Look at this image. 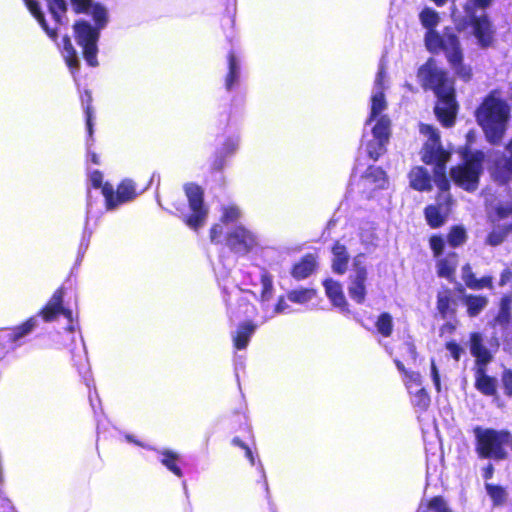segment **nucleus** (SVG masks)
Masks as SVG:
<instances>
[{"label":"nucleus","mask_w":512,"mask_h":512,"mask_svg":"<svg viewBox=\"0 0 512 512\" xmlns=\"http://www.w3.org/2000/svg\"><path fill=\"white\" fill-rule=\"evenodd\" d=\"M418 78L425 87L432 89L438 98L435 107L438 120L446 127L452 126L457 111L453 81L432 59L419 68Z\"/></svg>","instance_id":"obj_2"},{"label":"nucleus","mask_w":512,"mask_h":512,"mask_svg":"<svg viewBox=\"0 0 512 512\" xmlns=\"http://www.w3.org/2000/svg\"><path fill=\"white\" fill-rule=\"evenodd\" d=\"M324 287L326 295L332 304L339 308L341 312L349 313L350 311L342 290V285L333 279H327L324 281Z\"/></svg>","instance_id":"obj_18"},{"label":"nucleus","mask_w":512,"mask_h":512,"mask_svg":"<svg viewBox=\"0 0 512 512\" xmlns=\"http://www.w3.org/2000/svg\"><path fill=\"white\" fill-rule=\"evenodd\" d=\"M377 331L384 337H389L393 331V319L389 313H382L376 321Z\"/></svg>","instance_id":"obj_35"},{"label":"nucleus","mask_w":512,"mask_h":512,"mask_svg":"<svg viewBox=\"0 0 512 512\" xmlns=\"http://www.w3.org/2000/svg\"><path fill=\"white\" fill-rule=\"evenodd\" d=\"M235 226H229L220 220V223L213 225L210 229V240L212 243H223L226 242L228 232Z\"/></svg>","instance_id":"obj_32"},{"label":"nucleus","mask_w":512,"mask_h":512,"mask_svg":"<svg viewBox=\"0 0 512 512\" xmlns=\"http://www.w3.org/2000/svg\"><path fill=\"white\" fill-rule=\"evenodd\" d=\"M332 269L337 274H344L347 270L349 255L344 245L335 243L332 248Z\"/></svg>","instance_id":"obj_21"},{"label":"nucleus","mask_w":512,"mask_h":512,"mask_svg":"<svg viewBox=\"0 0 512 512\" xmlns=\"http://www.w3.org/2000/svg\"><path fill=\"white\" fill-rule=\"evenodd\" d=\"M387 77L384 71L383 66L381 65L379 71L377 73L376 79L374 81V86L371 94V105H370V114L368 119L366 120L365 125L369 126L371 124L377 123V120L382 117H388L383 112L387 108V102L384 96V90L386 89Z\"/></svg>","instance_id":"obj_12"},{"label":"nucleus","mask_w":512,"mask_h":512,"mask_svg":"<svg viewBox=\"0 0 512 512\" xmlns=\"http://www.w3.org/2000/svg\"><path fill=\"white\" fill-rule=\"evenodd\" d=\"M37 325H38L37 316H33V317L29 318L22 325L14 328L12 330V335H11L12 340L17 341V340L21 339L22 337L28 335L35 329V327Z\"/></svg>","instance_id":"obj_33"},{"label":"nucleus","mask_w":512,"mask_h":512,"mask_svg":"<svg viewBox=\"0 0 512 512\" xmlns=\"http://www.w3.org/2000/svg\"><path fill=\"white\" fill-rule=\"evenodd\" d=\"M509 318H510L509 299L507 297H505L501 301V309L496 318V321L499 324L504 325V324L508 323Z\"/></svg>","instance_id":"obj_43"},{"label":"nucleus","mask_w":512,"mask_h":512,"mask_svg":"<svg viewBox=\"0 0 512 512\" xmlns=\"http://www.w3.org/2000/svg\"><path fill=\"white\" fill-rule=\"evenodd\" d=\"M410 395L417 393L420 390H425L423 386H417V388L407 389Z\"/></svg>","instance_id":"obj_61"},{"label":"nucleus","mask_w":512,"mask_h":512,"mask_svg":"<svg viewBox=\"0 0 512 512\" xmlns=\"http://www.w3.org/2000/svg\"><path fill=\"white\" fill-rule=\"evenodd\" d=\"M395 364H396V366H397V369H398L401 373H403V375H404V377H405V376H406V372H409V371L405 369L404 364H403L401 361L397 360V359L395 360Z\"/></svg>","instance_id":"obj_60"},{"label":"nucleus","mask_w":512,"mask_h":512,"mask_svg":"<svg viewBox=\"0 0 512 512\" xmlns=\"http://www.w3.org/2000/svg\"><path fill=\"white\" fill-rule=\"evenodd\" d=\"M238 146H239V141L237 139H230L225 144V149H226L227 153H233L234 151L237 150Z\"/></svg>","instance_id":"obj_57"},{"label":"nucleus","mask_w":512,"mask_h":512,"mask_svg":"<svg viewBox=\"0 0 512 512\" xmlns=\"http://www.w3.org/2000/svg\"><path fill=\"white\" fill-rule=\"evenodd\" d=\"M425 44L430 52L443 51L455 73L464 81L470 80L472 71L469 66L462 64L463 54L456 35L445 32L440 36L435 30H428Z\"/></svg>","instance_id":"obj_5"},{"label":"nucleus","mask_w":512,"mask_h":512,"mask_svg":"<svg viewBox=\"0 0 512 512\" xmlns=\"http://www.w3.org/2000/svg\"><path fill=\"white\" fill-rule=\"evenodd\" d=\"M457 266L456 254H450L437 263V273L440 277L450 279Z\"/></svg>","instance_id":"obj_24"},{"label":"nucleus","mask_w":512,"mask_h":512,"mask_svg":"<svg viewBox=\"0 0 512 512\" xmlns=\"http://www.w3.org/2000/svg\"><path fill=\"white\" fill-rule=\"evenodd\" d=\"M387 181L384 171L379 167H369L359 181V186L368 197L374 190L385 187Z\"/></svg>","instance_id":"obj_16"},{"label":"nucleus","mask_w":512,"mask_h":512,"mask_svg":"<svg viewBox=\"0 0 512 512\" xmlns=\"http://www.w3.org/2000/svg\"><path fill=\"white\" fill-rule=\"evenodd\" d=\"M444 240L438 236H432L430 238V247L434 252L435 256H439L444 249Z\"/></svg>","instance_id":"obj_45"},{"label":"nucleus","mask_w":512,"mask_h":512,"mask_svg":"<svg viewBox=\"0 0 512 512\" xmlns=\"http://www.w3.org/2000/svg\"><path fill=\"white\" fill-rule=\"evenodd\" d=\"M463 300L471 317L477 316L488 303L487 298L483 296L466 295Z\"/></svg>","instance_id":"obj_26"},{"label":"nucleus","mask_w":512,"mask_h":512,"mask_svg":"<svg viewBox=\"0 0 512 512\" xmlns=\"http://www.w3.org/2000/svg\"><path fill=\"white\" fill-rule=\"evenodd\" d=\"M229 73L226 77V88L228 90L232 89L233 85L237 82L238 78H239V70H240V67H239V63L236 59V57L234 56V54H230L229 55Z\"/></svg>","instance_id":"obj_36"},{"label":"nucleus","mask_w":512,"mask_h":512,"mask_svg":"<svg viewBox=\"0 0 512 512\" xmlns=\"http://www.w3.org/2000/svg\"><path fill=\"white\" fill-rule=\"evenodd\" d=\"M486 366H479L475 371V387L481 393L492 396L496 393L497 381L486 374Z\"/></svg>","instance_id":"obj_20"},{"label":"nucleus","mask_w":512,"mask_h":512,"mask_svg":"<svg viewBox=\"0 0 512 512\" xmlns=\"http://www.w3.org/2000/svg\"><path fill=\"white\" fill-rule=\"evenodd\" d=\"M486 491L495 504H500L505 500L506 492L500 486L486 484Z\"/></svg>","instance_id":"obj_41"},{"label":"nucleus","mask_w":512,"mask_h":512,"mask_svg":"<svg viewBox=\"0 0 512 512\" xmlns=\"http://www.w3.org/2000/svg\"><path fill=\"white\" fill-rule=\"evenodd\" d=\"M416 512H452L441 497H434L428 502H422Z\"/></svg>","instance_id":"obj_30"},{"label":"nucleus","mask_w":512,"mask_h":512,"mask_svg":"<svg viewBox=\"0 0 512 512\" xmlns=\"http://www.w3.org/2000/svg\"><path fill=\"white\" fill-rule=\"evenodd\" d=\"M502 382L506 393L509 396H512V370H504L502 374Z\"/></svg>","instance_id":"obj_47"},{"label":"nucleus","mask_w":512,"mask_h":512,"mask_svg":"<svg viewBox=\"0 0 512 512\" xmlns=\"http://www.w3.org/2000/svg\"><path fill=\"white\" fill-rule=\"evenodd\" d=\"M403 382L406 389L417 388V386H422V376L418 372H406Z\"/></svg>","instance_id":"obj_42"},{"label":"nucleus","mask_w":512,"mask_h":512,"mask_svg":"<svg viewBox=\"0 0 512 512\" xmlns=\"http://www.w3.org/2000/svg\"><path fill=\"white\" fill-rule=\"evenodd\" d=\"M420 133L427 138L422 150V160L427 164H435L434 182L442 192H446L450 183L446 177L445 165L450 154L441 147L439 134L433 126L420 124Z\"/></svg>","instance_id":"obj_4"},{"label":"nucleus","mask_w":512,"mask_h":512,"mask_svg":"<svg viewBox=\"0 0 512 512\" xmlns=\"http://www.w3.org/2000/svg\"><path fill=\"white\" fill-rule=\"evenodd\" d=\"M289 308V305L287 304V302L285 301L284 298H280L278 300V303L277 305L275 306V309H274V313L273 314H279V313H284L288 310Z\"/></svg>","instance_id":"obj_56"},{"label":"nucleus","mask_w":512,"mask_h":512,"mask_svg":"<svg viewBox=\"0 0 512 512\" xmlns=\"http://www.w3.org/2000/svg\"><path fill=\"white\" fill-rule=\"evenodd\" d=\"M425 216L428 224L433 228L439 227L444 223V212L442 206H428L425 209Z\"/></svg>","instance_id":"obj_31"},{"label":"nucleus","mask_w":512,"mask_h":512,"mask_svg":"<svg viewBox=\"0 0 512 512\" xmlns=\"http://www.w3.org/2000/svg\"><path fill=\"white\" fill-rule=\"evenodd\" d=\"M46 2L50 14L58 24L63 21L68 3L71 4L76 13L92 15L97 28L92 27L86 21H80L74 25V31L77 43L83 49L84 59L88 65L96 67L98 65L97 42L99 39V31L105 27L108 18L106 8L100 4H94L92 0H46Z\"/></svg>","instance_id":"obj_1"},{"label":"nucleus","mask_w":512,"mask_h":512,"mask_svg":"<svg viewBox=\"0 0 512 512\" xmlns=\"http://www.w3.org/2000/svg\"><path fill=\"white\" fill-rule=\"evenodd\" d=\"M89 179H90V182H91V185L94 187V188H101L102 189V181H103V175L100 171L98 170H95L93 172H91L90 176H89Z\"/></svg>","instance_id":"obj_51"},{"label":"nucleus","mask_w":512,"mask_h":512,"mask_svg":"<svg viewBox=\"0 0 512 512\" xmlns=\"http://www.w3.org/2000/svg\"><path fill=\"white\" fill-rule=\"evenodd\" d=\"M27 8L31 12V14L37 19L39 24L42 26L44 31L48 34L49 37L54 38L56 36V28H49L45 22L44 15L39 7V4L35 0H24Z\"/></svg>","instance_id":"obj_25"},{"label":"nucleus","mask_w":512,"mask_h":512,"mask_svg":"<svg viewBox=\"0 0 512 512\" xmlns=\"http://www.w3.org/2000/svg\"><path fill=\"white\" fill-rule=\"evenodd\" d=\"M315 295L316 291L314 289L301 288L289 291L287 299L293 303L303 305L311 301Z\"/></svg>","instance_id":"obj_29"},{"label":"nucleus","mask_w":512,"mask_h":512,"mask_svg":"<svg viewBox=\"0 0 512 512\" xmlns=\"http://www.w3.org/2000/svg\"><path fill=\"white\" fill-rule=\"evenodd\" d=\"M184 190L189 202L190 215L184 217L185 223L193 230L201 228L207 219L208 208L203 202V191L195 184H186Z\"/></svg>","instance_id":"obj_9"},{"label":"nucleus","mask_w":512,"mask_h":512,"mask_svg":"<svg viewBox=\"0 0 512 512\" xmlns=\"http://www.w3.org/2000/svg\"><path fill=\"white\" fill-rule=\"evenodd\" d=\"M493 475V466L489 464L486 468L483 470V477L485 479H490Z\"/></svg>","instance_id":"obj_59"},{"label":"nucleus","mask_w":512,"mask_h":512,"mask_svg":"<svg viewBox=\"0 0 512 512\" xmlns=\"http://www.w3.org/2000/svg\"><path fill=\"white\" fill-rule=\"evenodd\" d=\"M437 307L439 312L444 315L449 307V298L446 295H439Z\"/></svg>","instance_id":"obj_52"},{"label":"nucleus","mask_w":512,"mask_h":512,"mask_svg":"<svg viewBox=\"0 0 512 512\" xmlns=\"http://www.w3.org/2000/svg\"><path fill=\"white\" fill-rule=\"evenodd\" d=\"M510 274L509 271H505L503 274H502V278H501V285H503L506 281V277Z\"/></svg>","instance_id":"obj_63"},{"label":"nucleus","mask_w":512,"mask_h":512,"mask_svg":"<svg viewBox=\"0 0 512 512\" xmlns=\"http://www.w3.org/2000/svg\"><path fill=\"white\" fill-rule=\"evenodd\" d=\"M390 136V119L389 117H380L377 123L371 128V137L365 132L363 138L366 143V150L370 158L377 160L385 151V145Z\"/></svg>","instance_id":"obj_11"},{"label":"nucleus","mask_w":512,"mask_h":512,"mask_svg":"<svg viewBox=\"0 0 512 512\" xmlns=\"http://www.w3.org/2000/svg\"><path fill=\"white\" fill-rule=\"evenodd\" d=\"M368 271L365 264L364 254H359L353 259V269L349 276L348 294L350 298L358 304L365 301L367 290Z\"/></svg>","instance_id":"obj_10"},{"label":"nucleus","mask_w":512,"mask_h":512,"mask_svg":"<svg viewBox=\"0 0 512 512\" xmlns=\"http://www.w3.org/2000/svg\"><path fill=\"white\" fill-rule=\"evenodd\" d=\"M257 326L251 321H245L238 325L232 332L234 347L238 350L245 349L248 346L251 336L254 334Z\"/></svg>","instance_id":"obj_19"},{"label":"nucleus","mask_w":512,"mask_h":512,"mask_svg":"<svg viewBox=\"0 0 512 512\" xmlns=\"http://www.w3.org/2000/svg\"><path fill=\"white\" fill-rule=\"evenodd\" d=\"M509 117L508 105L499 98L490 95L477 111V120L482 126L490 143H498L506 130Z\"/></svg>","instance_id":"obj_3"},{"label":"nucleus","mask_w":512,"mask_h":512,"mask_svg":"<svg viewBox=\"0 0 512 512\" xmlns=\"http://www.w3.org/2000/svg\"><path fill=\"white\" fill-rule=\"evenodd\" d=\"M466 240V232L461 227H454L448 236L449 244L453 247L463 244Z\"/></svg>","instance_id":"obj_40"},{"label":"nucleus","mask_w":512,"mask_h":512,"mask_svg":"<svg viewBox=\"0 0 512 512\" xmlns=\"http://www.w3.org/2000/svg\"><path fill=\"white\" fill-rule=\"evenodd\" d=\"M406 351L409 353L410 357L415 360L416 359V349L415 346L411 342H406L404 344Z\"/></svg>","instance_id":"obj_58"},{"label":"nucleus","mask_w":512,"mask_h":512,"mask_svg":"<svg viewBox=\"0 0 512 512\" xmlns=\"http://www.w3.org/2000/svg\"><path fill=\"white\" fill-rule=\"evenodd\" d=\"M410 184L419 191L429 190L431 187L430 176L422 167H415L410 172Z\"/></svg>","instance_id":"obj_23"},{"label":"nucleus","mask_w":512,"mask_h":512,"mask_svg":"<svg viewBox=\"0 0 512 512\" xmlns=\"http://www.w3.org/2000/svg\"><path fill=\"white\" fill-rule=\"evenodd\" d=\"M232 444L243 449L245 451V455L249 459L250 463L252 465L254 464V456H253L252 451L240 438H238V437L233 438Z\"/></svg>","instance_id":"obj_48"},{"label":"nucleus","mask_w":512,"mask_h":512,"mask_svg":"<svg viewBox=\"0 0 512 512\" xmlns=\"http://www.w3.org/2000/svg\"><path fill=\"white\" fill-rule=\"evenodd\" d=\"M240 217L241 211L237 206L228 205L223 207L221 217L223 223H226L229 226H233V223L236 222Z\"/></svg>","instance_id":"obj_39"},{"label":"nucleus","mask_w":512,"mask_h":512,"mask_svg":"<svg viewBox=\"0 0 512 512\" xmlns=\"http://www.w3.org/2000/svg\"><path fill=\"white\" fill-rule=\"evenodd\" d=\"M490 4L491 0H467L464 7L472 34L482 48L489 47L494 38V29L484 12Z\"/></svg>","instance_id":"obj_6"},{"label":"nucleus","mask_w":512,"mask_h":512,"mask_svg":"<svg viewBox=\"0 0 512 512\" xmlns=\"http://www.w3.org/2000/svg\"><path fill=\"white\" fill-rule=\"evenodd\" d=\"M63 57L65 59L66 64L70 68L72 72L78 70L79 68V59L77 57V52L74 49L71 40L67 37L63 39Z\"/></svg>","instance_id":"obj_27"},{"label":"nucleus","mask_w":512,"mask_h":512,"mask_svg":"<svg viewBox=\"0 0 512 512\" xmlns=\"http://www.w3.org/2000/svg\"><path fill=\"white\" fill-rule=\"evenodd\" d=\"M85 95L87 97V102H90L91 101V95L88 92H86Z\"/></svg>","instance_id":"obj_64"},{"label":"nucleus","mask_w":512,"mask_h":512,"mask_svg":"<svg viewBox=\"0 0 512 512\" xmlns=\"http://www.w3.org/2000/svg\"><path fill=\"white\" fill-rule=\"evenodd\" d=\"M505 237V232L501 230H494L492 231L487 238V242L490 245L496 246L502 243L503 239Z\"/></svg>","instance_id":"obj_46"},{"label":"nucleus","mask_w":512,"mask_h":512,"mask_svg":"<svg viewBox=\"0 0 512 512\" xmlns=\"http://www.w3.org/2000/svg\"><path fill=\"white\" fill-rule=\"evenodd\" d=\"M102 194L105 198L107 209L111 210L133 199L135 196V187L130 180H124L118 186L115 193L112 185L105 183L102 187Z\"/></svg>","instance_id":"obj_14"},{"label":"nucleus","mask_w":512,"mask_h":512,"mask_svg":"<svg viewBox=\"0 0 512 512\" xmlns=\"http://www.w3.org/2000/svg\"><path fill=\"white\" fill-rule=\"evenodd\" d=\"M85 113H86V126H87V131H88V134L89 136L91 137L92 134H93V127H92V115H91V107L89 104L86 105L85 107Z\"/></svg>","instance_id":"obj_55"},{"label":"nucleus","mask_w":512,"mask_h":512,"mask_svg":"<svg viewBox=\"0 0 512 512\" xmlns=\"http://www.w3.org/2000/svg\"><path fill=\"white\" fill-rule=\"evenodd\" d=\"M316 267V259L313 255H306L300 262L294 265L292 276L301 280L308 277Z\"/></svg>","instance_id":"obj_22"},{"label":"nucleus","mask_w":512,"mask_h":512,"mask_svg":"<svg viewBox=\"0 0 512 512\" xmlns=\"http://www.w3.org/2000/svg\"><path fill=\"white\" fill-rule=\"evenodd\" d=\"M261 285L262 291L260 295V301L264 306L267 302H269L272 299L274 294L272 277L266 272L261 274Z\"/></svg>","instance_id":"obj_34"},{"label":"nucleus","mask_w":512,"mask_h":512,"mask_svg":"<svg viewBox=\"0 0 512 512\" xmlns=\"http://www.w3.org/2000/svg\"><path fill=\"white\" fill-rule=\"evenodd\" d=\"M64 290L57 289L49 299L39 315L45 322L54 321L58 315H63L69 322H72L73 313L63 306Z\"/></svg>","instance_id":"obj_15"},{"label":"nucleus","mask_w":512,"mask_h":512,"mask_svg":"<svg viewBox=\"0 0 512 512\" xmlns=\"http://www.w3.org/2000/svg\"><path fill=\"white\" fill-rule=\"evenodd\" d=\"M462 279L465 282L466 286L469 288L476 280L474 274L472 273L471 267L468 264L462 268Z\"/></svg>","instance_id":"obj_49"},{"label":"nucleus","mask_w":512,"mask_h":512,"mask_svg":"<svg viewBox=\"0 0 512 512\" xmlns=\"http://www.w3.org/2000/svg\"><path fill=\"white\" fill-rule=\"evenodd\" d=\"M491 286H492V278L489 276H486L481 279H476L470 288L475 289V290H480L484 287L490 288Z\"/></svg>","instance_id":"obj_50"},{"label":"nucleus","mask_w":512,"mask_h":512,"mask_svg":"<svg viewBox=\"0 0 512 512\" xmlns=\"http://www.w3.org/2000/svg\"><path fill=\"white\" fill-rule=\"evenodd\" d=\"M420 21L427 30H434L433 28L439 23V15L435 10L425 8L420 13Z\"/></svg>","instance_id":"obj_37"},{"label":"nucleus","mask_w":512,"mask_h":512,"mask_svg":"<svg viewBox=\"0 0 512 512\" xmlns=\"http://www.w3.org/2000/svg\"><path fill=\"white\" fill-rule=\"evenodd\" d=\"M430 377L432 379V382L435 386L436 391L440 392L441 391L440 374H439L438 368H437L434 360H431Z\"/></svg>","instance_id":"obj_44"},{"label":"nucleus","mask_w":512,"mask_h":512,"mask_svg":"<svg viewBox=\"0 0 512 512\" xmlns=\"http://www.w3.org/2000/svg\"><path fill=\"white\" fill-rule=\"evenodd\" d=\"M226 245L236 253H247L257 245L256 235L242 225H236L226 237Z\"/></svg>","instance_id":"obj_13"},{"label":"nucleus","mask_w":512,"mask_h":512,"mask_svg":"<svg viewBox=\"0 0 512 512\" xmlns=\"http://www.w3.org/2000/svg\"><path fill=\"white\" fill-rule=\"evenodd\" d=\"M447 349L449 350V352L451 353L452 357L455 359V360H459L460 358V353H461V348L458 344L456 343H448L447 344Z\"/></svg>","instance_id":"obj_54"},{"label":"nucleus","mask_w":512,"mask_h":512,"mask_svg":"<svg viewBox=\"0 0 512 512\" xmlns=\"http://www.w3.org/2000/svg\"><path fill=\"white\" fill-rule=\"evenodd\" d=\"M412 405L420 411H426L430 405V397L425 390L410 395Z\"/></svg>","instance_id":"obj_38"},{"label":"nucleus","mask_w":512,"mask_h":512,"mask_svg":"<svg viewBox=\"0 0 512 512\" xmlns=\"http://www.w3.org/2000/svg\"><path fill=\"white\" fill-rule=\"evenodd\" d=\"M474 434L477 440V452L482 458L501 460L506 457L504 446L509 443L511 434L508 431H497L476 427Z\"/></svg>","instance_id":"obj_7"},{"label":"nucleus","mask_w":512,"mask_h":512,"mask_svg":"<svg viewBox=\"0 0 512 512\" xmlns=\"http://www.w3.org/2000/svg\"><path fill=\"white\" fill-rule=\"evenodd\" d=\"M162 458L161 463L170 470L173 474H175L178 477H182L183 473L180 467L178 466L177 462L179 460V456L177 453L171 451V450H163L160 452Z\"/></svg>","instance_id":"obj_28"},{"label":"nucleus","mask_w":512,"mask_h":512,"mask_svg":"<svg viewBox=\"0 0 512 512\" xmlns=\"http://www.w3.org/2000/svg\"><path fill=\"white\" fill-rule=\"evenodd\" d=\"M470 351L476 358L477 367L486 366L493 358L492 352L484 345L483 337L480 333L471 334Z\"/></svg>","instance_id":"obj_17"},{"label":"nucleus","mask_w":512,"mask_h":512,"mask_svg":"<svg viewBox=\"0 0 512 512\" xmlns=\"http://www.w3.org/2000/svg\"><path fill=\"white\" fill-rule=\"evenodd\" d=\"M89 156L91 157V161L95 164H98V156L95 153L89 152Z\"/></svg>","instance_id":"obj_62"},{"label":"nucleus","mask_w":512,"mask_h":512,"mask_svg":"<svg viewBox=\"0 0 512 512\" xmlns=\"http://www.w3.org/2000/svg\"><path fill=\"white\" fill-rule=\"evenodd\" d=\"M507 151L509 153V158L503 160L499 165L512 173V140L507 145Z\"/></svg>","instance_id":"obj_53"},{"label":"nucleus","mask_w":512,"mask_h":512,"mask_svg":"<svg viewBox=\"0 0 512 512\" xmlns=\"http://www.w3.org/2000/svg\"><path fill=\"white\" fill-rule=\"evenodd\" d=\"M484 154L477 151L470 156H466L465 163L454 167L450 171L452 180L460 187L468 191L477 188L479 175L482 171V162Z\"/></svg>","instance_id":"obj_8"}]
</instances>
